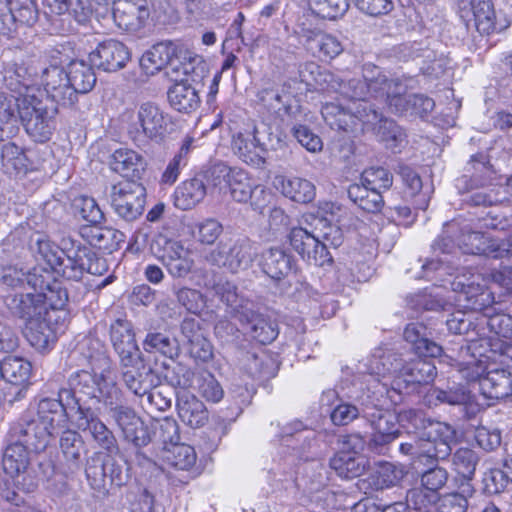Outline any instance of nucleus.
I'll return each instance as SVG.
<instances>
[{
    "label": "nucleus",
    "instance_id": "nucleus-19",
    "mask_svg": "<svg viewBox=\"0 0 512 512\" xmlns=\"http://www.w3.org/2000/svg\"><path fill=\"white\" fill-rule=\"evenodd\" d=\"M40 64L39 60L31 59L7 69L4 75L6 87L18 94L17 97L41 93L37 87L39 85Z\"/></svg>",
    "mask_w": 512,
    "mask_h": 512
},
{
    "label": "nucleus",
    "instance_id": "nucleus-32",
    "mask_svg": "<svg viewBox=\"0 0 512 512\" xmlns=\"http://www.w3.org/2000/svg\"><path fill=\"white\" fill-rule=\"evenodd\" d=\"M167 94L171 107L179 112L191 113L201 103L198 89L188 79L177 81Z\"/></svg>",
    "mask_w": 512,
    "mask_h": 512
},
{
    "label": "nucleus",
    "instance_id": "nucleus-1",
    "mask_svg": "<svg viewBox=\"0 0 512 512\" xmlns=\"http://www.w3.org/2000/svg\"><path fill=\"white\" fill-rule=\"evenodd\" d=\"M84 347L93 350L86 355L90 369L76 371L68 379L79 415L78 427L87 430L100 448L108 452L117 450L114 433L96 412L103 406L124 441L136 448L147 446L151 442L149 428L132 407L124 404V394L113 377L110 359L105 355L101 343L87 338L81 344V348Z\"/></svg>",
    "mask_w": 512,
    "mask_h": 512
},
{
    "label": "nucleus",
    "instance_id": "nucleus-58",
    "mask_svg": "<svg viewBox=\"0 0 512 512\" xmlns=\"http://www.w3.org/2000/svg\"><path fill=\"white\" fill-rule=\"evenodd\" d=\"M196 452L194 448L187 444H175L171 449H168L166 460L167 462L180 470H189L196 463Z\"/></svg>",
    "mask_w": 512,
    "mask_h": 512
},
{
    "label": "nucleus",
    "instance_id": "nucleus-59",
    "mask_svg": "<svg viewBox=\"0 0 512 512\" xmlns=\"http://www.w3.org/2000/svg\"><path fill=\"white\" fill-rule=\"evenodd\" d=\"M438 494L423 488H413L406 496L407 506L416 512H436Z\"/></svg>",
    "mask_w": 512,
    "mask_h": 512
},
{
    "label": "nucleus",
    "instance_id": "nucleus-42",
    "mask_svg": "<svg viewBox=\"0 0 512 512\" xmlns=\"http://www.w3.org/2000/svg\"><path fill=\"white\" fill-rule=\"evenodd\" d=\"M138 365H121V376L129 391L138 397L144 398L153 385V374L151 371L139 370Z\"/></svg>",
    "mask_w": 512,
    "mask_h": 512
},
{
    "label": "nucleus",
    "instance_id": "nucleus-31",
    "mask_svg": "<svg viewBox=\"0 0 512 512\" xmlns=\"http://www.w3.org/2000/svg\"><path fill=\"white\" fill-rule=\"evenodd\" d=\"M178 45L172 41L154 44L140 58V67L146 75H154L177 55Z\"/></svg>",
    "mask_w": 512,
    "mask_h": 512
},
{
    "label": "nucleus",
    "instance_id": "nucleus-13",
    "mask_svg": "<svg viewBox=\"0 0 512 512\" xmlns=\"http://www.w3.org/2000/svg\"><path fill=\"white\" fill-rule=\"evenodd\" d=\"M31 451L22 442L6 441V448L2 459L4 472L15 481L18 487L21 486L25 492H32L36 488V483L32 479L25 483L27 479L25 473L30 465L29 454Z\"/></svg>",
    "mask_w": 512,
    "mask_h": 512
},
{
    "label": "nucleus",
    "instance_id": "nucleus-52",
    "mask_svg": "<svg viewBox=\"0 0 512 512\" xmlns=\"http://www.w3.org/2000/svg\"><path fill=\"white\" fill-rule=\"evenodd\" d=\"M363 417L371 422L375 432L398 438L400 430L393 413L369 407L363 410Z\"/></svg>",
    "mask_w": 512,
    "mask_h": 512
},
{
    "label": "nucleus",
    "instance_id": "nucleus-25",
    "mask_svg": "<svg viewBox=\"0 0 512 512\" xmlns=\"http://www.w3.org/2000/svg\"><path fill=\"white\" fill-rule=\"evenodd\" d=\"M238 321L247 333L261 344H269L278 336L277 325L263 314L254 311L251 306L242 311Z\"/></svg>",
    "mask_w": 512,
    "mask_h": 512
},
{
    "label": "nucleus",
    "instance_id": "nucleus-5",
    "mask_svg": "<svg viewBox=\"0 0 512 512\" xmlns=\"http://www.w3.org/2000/svg\"><path fill=\"white\" fill-rule=\"evenodd\" d=\"M426 435L428 436L426 440L419 438L412 442L401 443L400 452L420 462L426 460L430 464L443 460L451 454L450 442L454 438V431L449 425L440 422L431 423Z\"/></svg>",
    "mask_w": 512,
    "mask_h": 512
},
{
    "label": "nucleus",
    "instance_id": "nucleus-4",
    "mask_svg": "<svg viewBox=\"0 0 512 512\" xmlns=\"http://www.w3.org/2000/svg\"><path fill=\"white\" fill-rule=\"evenodd\" d=\"M18 114L27 134L37 142L50 139L57 109L48 107L37 94L16 97Z\"/></svg>",
    "mask_w": 512,
    "mask_h": 512
},
{
    "label": "nucleus",
    "instance_id": "nucleus-64",
    "mask_svg": "<svg viewBox=\"0 0 512 512\" xmlns=\"http://www.w3.org/2000/svg\"><path fill=\"white\" fill-rule=\"evenodd\" d=\"M393 176L383 167H370L361 174V185L370 186L381 192L382 189L387 190L392 186Z\"/></svg>",
    "mask_w": 512,
    "mask_h": 512
},
{
    "label": "nucleus",
    "instance_id": "nucleus-33",
    "mask_svg": "<svg viewBox=\"0 0 512 512\" xmlns=\"http://www.w3.org/2000/svg\"><path fill=\"white\" fill-rule=\"evenodd\" d=\"M404 339L412 345L419 357H438L443 349L437 343L429 340L427 327L419 322L410 323L404 330Z\"/></svg>",
    "mask_w": 512,
    "mask_h": 512
},
{
    "label": "nucleus",
    "instance_id": "nucleus-63",
    "mask_svg": "<svg viewBox=\"0 0 512 512\" xmlns=\"http://www.w3.org/2000/svg\"><path fill=\"white\" fill-rule=\"evenodd\" d=\"M175 296L177 302L189 313L200 315L206 307V297L199 290L182 287L176 291Z\"/></svg>",
    "mask_w": 512,
    "mask_h": 512
},
{
    "label": "nucleus",
    "instance_id": "nucleus-34",
    "mask_svg": "<svg viewBox=\"0 0 512 512\" xmlns=\"http://www.w3.org/2000/svg\"><path fill=\"white\" fill-rule=\"evenodd\" d=\"M109 164L114 172L123 177H140L146 167L143 156L128 148L115 150L111 155Z\"/></svg>",
    "mask_w": 512,
    "mask_h": 512
},
{
    "label": "nucleus",
    "instance_id": "nucleus-14",
    "mask_svg": "<svg viewBox=\"0 0 512 512\" xmlns=\"http://www.w3.org/2000/svg\"><path fill=\"white\" fill-rule=\"evenodd\" d=\"M481 354H487L481 339H470L466 346H461L455 359L458 371L469 382L483 378L492 365L491 360Z\"/></svg>",
    "mask_w": 512,
    "mask_h": 512
},
{
    "label": "nucleus",
    "instance_id": "nucleus-27",
    "mask_svg": "<svg viewBox=\"0 0 512 512\" xmlns=\"http://www.w3.org/2000/svg\"><path fill=\"white\" fill-rule=\"evenodd\" d=\"M273 186L282 195L297 203H310L316 195L314 184L300 177L276 175L273 179Z\"/></svg>",
    "mask_w": 512,
    "mask_h": 512
},
{
    "label": "nucleus",
    "instance_id": "nucleus-36",
    "mask_svg": "<svg viewBox=\"0 0 512 512\" xmlns=\"http://www.w3.org/2000/svg\"><path fill=\"white\" fill-rule=\"evenodd\" d=\"M407 87L399 79H391L384 83L383 89L375 97L385 98L388 110L396 115L409 113L411 109V95L407 93Z\"/></svg>",
    "mask_w": 512,
    "mask_h": 512
},
{
    "label": "nucleus",
    "instance_id": "nucleus-57",
    "mask_svg": "<svg viewBox=\"0 0 512 512\" xmlns=\"http://www.w3.org/2000/svg\"><path fill=\"white\" fill-rule=\"evenodd\" d=\"M481 158L483 157L481 156ZM470 164L472 165V169L475 172V174H473L472 178L470 179L472 184L470 187H468V176H462L457 180V187L461 191L463 189L469 190L473 187L485 186L491 179V167L487 162L484 161V159L478 160L476 156H473L471 158Z\"/></svg>",
    "mask_w": 512,
    "mask_h": 512
},
{
    "label": "nucleus",
    "instance_id": "nucleus-47",
    "mask_svg": "<svg viewBox=\"0 0 512 512\" xmlns=\"http://www.w3.org/2000/svg\"><path fill=\"white\" fill-rule=\"evenodd\" d=\"M372 126L381 141L385 142L386 146L390 149H396L406 143L405 131L393 120L384 118L378 113V119L373 124H366Z\"/></svg>",
    "mask_w": 512,
    "mask_h": 512
},
{
    "label": "nucleus",
    "instance_id": "nucleus-29",
    "mask_svg": "<svg viewBox=\"0 0 512 512\" xmlns=\"http://www.w3.org/2000/svg\"><path fill=\"white\" fill-rule=\"evenodd\" d=\"M60 449L65 459V474H74L81 468L82 457L86 454V444L80 433L66 430L60 437Z\"/></svg>",
    "mask_w": 512,
    "mask_h": 512
},
{
    "label": "nucleus",
    "instance_id": "nucleus-53",
    "mask_svg": "<svg viewBox=\"0 0 512 512\" xmlns=\"http://www.w3.org/2000/svg\"><path fill=\"white\" fill-rule=\"evenodd\" d=\"M0 138V162L8 174L18 173L25 167V155L22 149L12 142L3 143Z\"/></svg>",
    "mask_w": 512,
    "mask_h": 512
},
{
    "label": "nucleus",
    "instance_id": "nucleus-48",
    "mask_svg": "<svg viewBox=\"0 0 512 512\" xmlns=\"http://www.w3.org/2000/svg\"><path fill=\"white\" fill-rule=\"evenodd\" d=\"M5 303L12 314L24 319L26 323L41 315L43 306L35 303L30 293H15L5 297Z\"/></svg>",
    "mask_w": 512,
    "mask_h": 512
},
{
    "label": "nucleus",
    "instance_id": "nucleus-46",
    "mask_svg": "<svg viewBox=\"0 0 512 512\" xmlns=\"http://www.w3.org/2000/svg\"><path fill=\"white\" fill-rule=\"evenodd\" d=\"M31 373V363L20 357L9 356L0 363L1 377L14 385L27 384Z\"/></svg>",
    "mask_w": 512,
    "mask_h": 512
},
{
    "label": "nucleus",
    "instance_id": "nucleus-20",
    "mask_svg": "<svg viewBox=\"0 0 512 512\" xmlns=\"http://www.w3.org/2000/svg\"><path fill=\"white\" fill-rule=\"evenodd\" d=\"M460 247L466 254L485 255L492 258L512 257V234L507 240H498L473 231L462 235Z\"/></svg>",
    "mask_w": 512,
    "mask_h": 512
},
{
    "label": "nucleus",
    "instance_id": "nucleus-26",
    "mask_svg": "<svg viewBox=\"0 0 512 512\" xmlns=\"http://www.w3.org/2000/svg\"><path fill=\"white\" fill-rule=\"evenodd\" d=\"M260 264L263 272L275 281L288 277L296 269L292 255L279 247L263 251Z\"/></svg>",
    "mask_w": 512,
    "mask_h": 512
},
{
    "label": "nucleus",
    "instance_id": "nucleus-35",
    "mask_svg": "<svg viewBox=\"0 0 512 512\" xmlns=\"http://www.w3.org/2000/svg\"><path fill=\"white\" fill-rule=\"evenodd\" d=\"M50 319V313L45 312L44 316L41 314L26 323L25 337L39 351L48 349L55 342L56 334L49 323Z\"/></svg>",
    "mask_w": 512,
    "mask_h": 512
},
{
    "label": "nucleus",
    "instance_id": "nucleus-16",
    "mask_svg": "<svg viewBox=\"0 0 512 512\" xmlns=\"http://www.w3.org/2000/svg\"><path fill=\"white\" fill-rule=\"evenodd\" d=\"M39 72V84L47 96L62 106H72L74 90L69 85L68 71L56 63L46 66L41 62Z\"/></svg>",
    "mask_w": 512,
    "mask_h": 512
},
{
    "label": "nucleus",
    "instance_id": "nucleus-38",
    "mask_svg": "<svg viewBox=\"0 0 512 512\" xmlns=\"http://www.w3.org/2000/svg\"><path fill=\"white\" fill-rule=\"evenodd\" d=\"M207 188L202 179L191 178L182 182L175 191V206L189 210L198 205L206 196Z\"/></svg>",
    "mask_w": 512,
    "mask_h": 512
},
{
    "label": "nucleus",
    "instance_id": "nucleus-37",
    "mask_svg": "<svg viewBox=\"0 0 512 512\" xmlns=\"http://www.w3.org/2000/svg\"><path fill=\"white\" fill-rule=\"evenodd\" d=\"M68 79L71 89L74 90L73 105L78 100V94L90 92L96 84V75L93 68L83 61L70 63Z\"/></svg>",
    "mask_w": 512,
    "mask_h": 512
},
{
    "label": "nucleus",
    "instance_id": "nucleus-60",
    "mask_svg": "<svg viewBox=\"0 0 512 512\" xmlns=\"http://www.w3.org/2000/svg\"><path fill=\"white\" fill-rule=\"evenodd\" d=\"M238 167H231L224 162L213 163L205 172V178L209 185L218 189L219 192H226L232 179V174Z\"/></svg>",
    "mask_w": 512,
    "mask_h": 512
},
{
    "label": "nucleus",
    "instance_id": "nucleus-39",
    "mask_svg": "<svg viewBox=\"0 0 512 512\" xmlns=\"http://www.w3.org/2000/svg\"><path fill=\"white\" fill-rule=\"evenodd\" d=\"M175 58L179 60V63L174 69L181 71L192 82H201L208 73L207 63L203 57L188 49L178 47Z\"/></svg>",
    "mask_w": 512,
    "mask_h": 512
},
{
    "label": "nucleus",
    "instance_id": "nucleus-49",
    "mask_svg": "<svg viewBox=\"0 0 512 512\" xmlns=\"http://www.w3.org/2000/svg\"><path fill=\"white\" fill-rule=\"evenodd\" d=\"M330 467L343 478H354L364 471L365 460L362 456L352 455L349 451H339L330 459Z\"/></svg>",
    "mask_w": 512,
    "mask_h": 512
},
{
    "label": "nucleus",
    "instance_id": "nucleus-7",
    "mask_svg": "<svg viewBox=\"0 0 512 512\" xmlns=\"http://www.w3.org/2000/svg\"><path fill=\"white\" fill-rule=\"evenodd\" d=\"M85 473L91 488L101 494H106L110 486L121 487L128 481L123 464L101 453H94L87 460Z\"/></svg>",
    "mask_w": 512,
    "mask_h": 512
},
{
    "label": "nucleus",
    "instance_id": "nucleus-30",
    "mask_svg": "<svg viewBox=\"0 0 512 512\" xmlns=\"http://www.w3.org/2000/svg\"><path fill=\"white\" fill-rule=\"evenodd\" d=\"M176 408L180 419L191 428H200L208 421L204 403L188 391L178 393Z\"/></svg>",
    "mask_w": 512,
    "mask_h": 512
},
{
    "label": "nucleus",
    "instance_id": "nucleus-41",
    "mask_svg": "<svg viewBox=\"0 0 512 512\" xmlns=\"http://www.w3.org/2000/svg\"><path fill=\"white\" fill-rule=\"evenodd\" d=\"M150 250L165 267L169 266L170 262L176 261V259L189 252L180 241L168 238L162 233L157 234L153 238Z\"/></svg>",
    "mask_w": 512,
    "mask_h": 512
},
{
    "label": "nucleus",
    "instance_id": "nucleus-51",
    "mask_svg": "<svg viewBox=\"0 0 512 512\" xmlns=\"http://www.w3.org/2000/svg\"><path fill=\"white\" fill-rule=\"evenodd\" d=\"M142 345L147 353H160L170 359H174L179 355L177 340L162 332L147 333Z\"/></svg>",
    "mask_w": 512,
    "mask_h": 512
},
{
    "label": "nucleus",
    "instance_id": "nucleus-55",
    "mask_svg": "<svg viewBox=\"0 0 512 512\" xmlns=\"http://www.w3.org/2000/svg\"><path fill=\"white\" fill-rule=\"evenodd\" d=\"M406 471L403 466L389 462L380 463L373 483L377 489H385L398 485L404 478Z\"/></svg>",
    "mask_w": 512,
    "mask_h": 512
},
{
    "label": "nucleus",
    "instance_id": "nucleus-23",
    "mask_svg": "<svg viewBox=\"0 0 512 512\" xmlns=\"http://www.w3.org/2000/svg\"><path fill=\"white\" fill-rule=\"evenodd\" d=\"M227 191L236 202L245 203L251 200L254 209H260L265 205V188L255 184L249 174L241 168H237L232 174Z\"/></svg>",
    "mask_w": 512,
    "mask_h": 512
},
{
    "label": "nucleus",
    "instance_id": "nucleus-17",
    "mask_svg": "<svg viewBox=\"0 0 512 512\" xmlns=\"http://www.w3.org/2000/svg\"><path fill=\"white\" fill-rule=\"evenodd\" d=\"M6 441H18L25 444L33 452L44 451L51 441L48 430L41 426L32 415H25L12 423Z\"/></svg>",
    "mask_w": 512,
    "mask_h": 512
},
{
    "label": "nucleus",
    "instance_id": "nucleus-56",
    "mask_svg": "<svg viewBox=\"0 0 512 512\" xmlns=\"http://www.w3.org/2000/svg\"><path fill=\"white\" fill-rule=\"evenodd\" d=\"M30 248L32 251L36 252L50 268L57 262L59 256L63 255L62 248L40 233H35L30 238Z\"/></svg>",
    "mask_w": 512,
    "mask_h": 512
},
{
    "label": "nucleus",
    "instance_id": "nucleus-62",
    "mask_svg": "<svg viewBox=\"0 0 512 512\" xmlns=\"http://www.w3.org/2000/svg\"><path fill=\"white\" fill-rule=\"evenodd\" d=\"M313 13L321 18L336 19L348 10V0H308Z\"/></svg>",
    "mask_w": 512,
    "mask_h": 512
},
{
    "label": "nucleus",
    "instance_id": "nucleus-22",
    "mask_svg": "<svg viewBox=\"0 0 512 512\" xmlns=\"http://www.w3.org/2000/svg\"><path fill=\"white\" fill-rule=\"evenodd\" d=\"M231 150L242 162L260 168L266 163L267 149L257 138V129L238 131L231 139Z\"/></svg>",
    "mask_w": 512,
    "mask_h": 512
},
{
    "label": "nucleus",
    "instance_id": "nucleus-50",
    "mask_svg": "<svg viewBox=\"0 0 512 512\" xmlns=\"http://www.w3.org/2000/svg\"><path fill=\"white\" fill-rule=\"evenodd\" d=\"M487 354H481L491 360L492 365L499 364L502 368L512 367V343L501 338H481Z\"/></svg>",
    "mask_w": 512,
    "mask_h": 512
},
{
    "label": "nucleus",
    "instance_id": "nucleus-3",
    "mask_svg": "<svg viewBox=\"0 0 512 512\" xmlns=\"http://www.w3.org/2000/svg\"><path fill=\"white\" fill-rule=\"evenodd\" d=\"M63 255L51 268L54 273L68 280L79 281L85 273L103 275L108 270L107 262L99 257L91 247L63 240Z\"/></svg>",
    "mask_w": 512,
    "mask_h": 512
},
{
    "label": "nucleus",
    "instance_id": "nucleus-15",
    "mask_svg": "<svg viewBox=\"0 0 512 512\" xmlns=\"http://www.w3.org/2000/svg\"><path fill=\"white\" fill-rule=\"evenodd\" d=\"M58 399L43 398L39 401L36 414L32 415L37 422L48 430L51 439L57 433L58 429L66 424V404L64 399L73 400L72 387L62 388L58 391ZM69 405V403H67Z\"/></svg>",
    "mask_w": 512,
    "mask_h": 512
},
{
    "label": "nucleus",
    "instance_id": "nucleus-28",
    "mask_svg": "<svg viewBox=\"0 0 512 512\" xmlns=\"http://www.w3.org/2000/svg\"><path fill=\"white\" fill-rule=\"evenodd\" d=\"M479 391L487 399H503L512 394V375L505 368H492L478 383Z\"/></svg>",
    "mask_w": 512,
    "mask_h": 512
},
{
    "label": "nucleus",
    "instance_id": "nucleus-18",
    "mask_svg": "<svg viewBox=\"0 0 512 512\" xmlns=\"http://www.w3.org/2000/svg\"><path fill=\"white\" fill-rule=\"evenodd\" d=\"M110 339L121 365L140 364L141 352L129 320L116 319L110 326Z\"/></svg>",
    "mask_w": 512,
    "mask_h": 512
},
{
    "label": "nucleus",
    "instance_id": "nucleus-44",
    "mask_svg": "<svg viewBox=\"0 0 512 512\" xmlns=\"http://www.w3.org/2000/svg\"><path fill=\"white\" fill-rule=\"evenodd\" d=\"M348 197L359 208L369 213L379 212L383 206L381 192L370 186L351 184L348 188Z\"/></svg>",
    "mask_w": 512,
    "mask_h": 512
},
{
    "label": "nucleus",
    "instance_id": "nucleus-54",
    "mask_svg": "<svg viewBox=\"0 0 512 512\" xmlns=\"http://www.w3.org/2000/svg\"><path fill=\"white\" fill-rule=\"evenodd\" d=\"M192 140L187 138L182 143L179 151L174 155V157L167 164L164 172L161 176V183L165 185H173L182 170L188 163V155L191 150Z\"/></svg>",
    "mask_w": 512,
    "mask_h": 512
},
{
    "label": "nucleus",
    "instance_id": "nucleus-12",
    "mask_svg": "<svg viewBox=\"0 0 512 512\" xmlns=\"http://www.w3.org/2000/svg\"><path fill=\"white\" fill-rule=\"evenodd\" d=\"M287 237L292 249L308 264L322 267L332 262L326 244L318 241L312 229L293 227Z\"/></svg>",
    "mask_w": 512,
    "mask_h": 512
},
{
    "label": "nucleus",
    "instance_id": "nucleus-6",
    "mask_svg": "<svg viewBox=\"0 0 512 512\" xmlns=\"http://www.w3.org/2000/svg\"><path fill=\"white\" fill-rule=\"evenodd\" d=\"M350 97L354 100L346 107L338 103H327L322 107V116L332 129L349 131L358 122L373 124L378 119V112L367 102L361 101L360 93L354 92Z\"/></svg>",
    "mask_w": 512,
    "mask_h": 512
},
{
    "label": "nucleus",
    "instance_id": "nucleus-45",
    "mask_svg": "<svg viewBox=\"0 0 512 512\" xmlns=\"http://www.w3.org/2000/svg\"><path fill=\"white\" fill-rule=\"evenodd\" d=\"M309 222L318 241L328 246L339 247L343 241L341 229L330 220L322 216L309 215L305 218Z\"/></svg>",
    "mask_w": 512,
    "mask_h": 512
},
{
    "label": "nucleus",
    "instance_id": "nucleus-61",
    "mask_svg": "<svg viewBox=\"0 0 512 512\" xmlns=\"http://www.w3.org/2000/svg\"><path fill=\"white\" fill-rule=\"evenodd\" d=\"M479 457L470 448H459L453 455L452 463L456 472L466 479H471L475 473Z\"/></svg>",
    "mask_w": 512,
    "mask_h": 512
},
{
    "label": "nucleus",
    "instance_id": "nucleus-9",
    "mask_svg": "<svg viewBox=\"0 0 512 512\" xmlns=\"http://www.w3.org/2000/svg\"><path fill=\"white\" fill-rule=\"evenodd\" d=\"M168 115L152 101L139 105L137 118L128 127V133L134 142L142 143L147 140L162 138L167 132Z\"/></svg>",
    "mask_w": 512,
    "mask_h": 512
},
{
    "label": "nucleus",
    "instance_id": "nucleus-43",
    "mask_svg": "<svg viewBox=\"0 0 512 512\" xmlns=\"http://www.w3.org/2000/svg\"><path fill=\"white\" fill-rule=\"evenodd\" d=\"M215 294L223 302L229 312L237 319L251 306V302L238 293L237 286L230 281H218L213 287Z\"/></svg>",
    "mask_w": 512,
    "mask_h": 512
},
{
    "label": "nucleus",
    "instance_id": "nucleus-24",
    "mask_svg": "<svg viewBox=\"0 0 512 512\" xmlns=\"http://www.w3.org/2000/svg\"><path fill=\"white\" fill-rule=\"evenodd\" d=\"M90 61L106 72H116L126 66L131 58L129 49L121 42L109 40L100 43L90 53Z\"/></svg>",
    "mask_w": 512,
    "mask_h": 512
},
{
    "label": "nucleus",
    "instance_id": "nucleus-21",
    "mask_svg": "<svg viewBox=\"0 0 512 512\" xmlns=\"http://www.w3.org/2000/svg\"><path fill=\"white\" fill-rule=\"evenodd\" d=\"M150 16L148 0H114L113 19L126 32L143 29Z\"/></svg>",
    "mask_w": 512,
    "mask_h": 512
},
{
    "label": "nucleus",
    "instance_id": "nucleus-11",
    "mask_svg": "<svg viewBox=\"0 0 512 512\" xmlns=\"http://www.w3.org/2000/svg\"><path fill=\"white\" fill-rule=\"evenodd\" d=\"M458 14L467 31L502 32L510 26L506 19H498L491 0H469V5L461 6Z\"/></svg>",
    "mask_w": 512,
    "mask_h": 512
},
{
    "label": "nucleus",
    "instance_id": "nucleus-2",
    "mask_svg": "<svg viewBox=\"0 0 512 512\" xmlns=\"http://www.w3.org/2000/svg\"><path fill=\"white\" fill-rule=\"evenodd\" d=\"M419 357L410 362H404L395 352L377 348L370 357L369 369L372 374L382 376L380 394L394 392L401 394L410 384H428L436 376L434 364Z\"/></svg>",
    "mask_w": 512,
    "mask_h": 512
},
{
    "label": "nucleus",
    "instance_id": "nucleus-10",
    "mask_svg": "<svg viewBox=\"0 0 512 512\" xmlns=\"http://www.w3.org/2000/svg\"><path fill=\"white\" fill-rule=\"evenodd\" d=\"M146 189L136 181H121L111 188L110 203L114 212L125 221L139 218L144 211Z\"/></svg>",
    "mask_w": 512,
    "mask_h": 512
},
{
    "label": "nucleus",
    "instance_id": "nucleus-8",
    "mask_svg": "<svg viewBox=\"0 0 512 512\" xmlns=\"http://www.w3.org/2000/svg\"><path fill=\"white\" fill-rule=\"evenodd\" d=\"M257 252L248 239H228L221 241L207 255L209 263L223 267L231 273L248 269Z\"/></svg>",
    "mask_w": 512,
    "mask_h": 512
},
{
    "label": "nucleus",
    "instance_id": "nucleus-40",
    "mask_svg": "<svg viewBox=\"0 0 512 512\" xmlns=\"http://www.w3.org/2000/svg\"><path fill=\"white\" fill-rule=\"evenodd\" d=\"M80 234L91 246L104 250H112L123 240V234L118 230L101 227L98 224L83 226Z\"/></svg>",
    "mask_w": 512,
    "mask_h": 512
}]
</instances>
